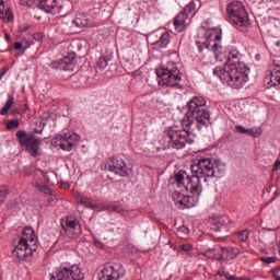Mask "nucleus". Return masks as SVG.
<instances>
[{
  "label": "nucleus",
  "instance_id": "nucleus-47",
  "mask_svg": "<svg viewBox=\"0 0 280 280\" xmlns=\"http://www.w3.org/2000/svg\"><path fill=\"white\" fill-rule=\"evenodd\" d=\"M94 244L96 248H104V244H102L100 241H95Z\"/></svg>",
  "mask_w": 280,
  "mask_h": 280
},
{
  "label": "nucleus",
  "instance_id": "nucleus-18",
  "mask_svg": "<svg viewBox=\"0 0 280 280\" xmlns=\"http://www.w3.org/2000/svg\"><path fill=\"white\" fill-rule=\"evenodd\" d=\"M269 85L279 86L280 89V59L279 58L273 59V68L271 69Z\"/></svg>",
  "mask_w": 280,
  "mask_h": 280
},
{
  "label": "nucleus",
  "instance_id": "nucleus-11",
  "mask_svg": "<svg viewBox=\"0 0 280 280\" xmlns=\"http://www.w3.org/2000/svg\"><path fill=\"white\" fill-rule=\"evenodd\" d=\"M38 245H32L19 241L18 245L12 252L13 257H16L19 261H27L32 259V255L36 253Z\"/></svg>",
  "mask_w": 280,
  "mask_h": 280
},
{
  "label": "nucleus",
  "instance_id": "nucleus-9",
  "mask_svg": "<svg viewBox=\"0 0 280 280\" xmlns=\"http://www.w3.org/2000/svg\"><path fill=\"white\" fill-rule=\"evenodd\" d=\"M51 280H84V273L78 265L60 267L51 275Z\"/></svg>",
  "mask_w": 280,
  "mask_h": 280
},
{
  "label": "nucleus",
  "instance_id": "nucleus-55",
  "mask_svg": "<svg viewBox=\"0 0 280 280\" xmlns=\"http://www.w3.org/2000/svg\"><path fill=\"white\" fill-rule=\"evenodd\" d=\"M280 45V42H277V46H279Z\"/></svg>",
  "mask_w": 280,
  "mask_h": 280
},
{
  "label": "nucleus",
  "instance_id": "nucleus-29",
  "mask_svg": "<svg viewBox=\"0 0 280 280\" xmlns=\"http://www.w3.org/2000/svg\"><path fill=\"white\" fill-rule=\"evenodd\" d=\"M112 211H115V213H120L121 215H126L128 213V210L124 209V207L119 205H115L110 207Z\"/></svg>",
  "mask_w": 280,
  "mask_h": 280
},
{
  "label": "nucleus",
  "instance_id": "nucleus-3",
  "mask_svg": "<svg viewBox=\"0 0 280 280\" xmlns=\"http://www.w3.org/2000/svg\"><path fill=\"white\" fill-rule=\"evenodd\" d=\"M191 176H188L186 189H191L192 194H202V180L207 183V178H220L224 174L220 170V165L211 158L197 159L190 166Z\"/></svg>",
  "mask_w": 280,
  "mask_h": 280
},
{
  "label": "nucleus",
  "instance_id": "nucleus-35",
  "mask_svg": "<svg viewBox=\"0 0 280 280\" xmlns=\"http://www.w3.org/2000/svg\"><path fill=\"white\" fill-rule=\"evenodd\" d=\"M260 261H262L264 264H276L277 261V257L272 256V257H260Z\"/></svg>",
  "mask_w": 280,
  "mask_h": 280
},
{
  "label": "nucleus",
  "instance_id": "nucleus-8",
  "mask_svg": "<svg viewBox=\"0 0 280 280\" xmlns=\"http://www.w3.org/2000/svg\"><path fill=\"white\" fill-rule=\"evenodd\" d=\"M79 141L80 135L68 132L58 135L52 138L51 145H54L55 148H60L65 152H71V150H73V147L79 143Z\"/></svg>",
  "mask_w": 280,
  "mask_h": 280
},
{
  "label": "nucleus",
  "instance_id": "nucleus-30",
  "mask_svg": "<svg viewBox=\"0 0 280 280\" xmlns=\"http://www.w3.org/2000/svg\"><path fill=\"white\" fill-rule=\"evenodd\" d=\"M248 235H250L248 230H243L237 233V237L241 242H246L248 240Z\"/></svg>",
  "mask_w": 280,
  "mask_h": 280
},
{
  "label": "nucleus",
  "instance_id": "nucleus-15",
  "mask_svg": "<svg viewBox=\"0 0 280 280\" xmlns=\"http://www.w3.org/2000/svg\"><path fill=\"white\" fill-rule=\"evenodd\" d=\"M149 40L158 49H165L172 43V35L168 32L156 31L151 33Z\"/></svg>",
  "mask_w": 280,
  "mask_h": 280
},
{
  "label": "nucleus",
  "instance_id": "nucleus-7",
  "mask_svg": "<svg viewBox=\"0 0 280 280\" xmlns=\"http://www.w3.org/2000/svg\"><path fill=\"white\" fill-rule=\"evenodd\" d=\"M198 12V5L196 1H190L188 4L184 7V9L175 16L174 19V27L177 32H183L185 27H187L189 21V16H196Z\"/></svg>",
  "mask_w": 280,
  "mask_h": 280
},
{
  "label": "nucleus",
  "instance_id": "nucleus-21",
  "mask_svg": "<svg viewBox=\"0 0 280 280\" xmlns=\"http://www.w3.org/2000/svg\"><path fill=\"white\" fill-rule=\"evenodd\" d=\"M61 60V65L63 67V71H73L75 69V54L71 52L68 56L63 57Z\"/></svg>",
  "mask_w": 280,
  "mask_h": 280
},
{
  "label": "nucleus",
  "instance_id": "nucleus-41",
  "mask_svg": "<svg viewBox=\"0 0 280 280\" xmlns=\"http://www.w3.org/2000/svg\"><path fill=\"white\" fill-rule=\"evenodd\" d=\"M226 280H246V278H237L235 276H232L231 273L228 272V276H225Z\"/></svg>",
  "mask_w": 280,
  "mask_h": 280
},
{
  "label": "nucleus",
  "instance_id": "nucleus-40",
  "mask_svg": "<svg viewBox=\"0 0 280 280\" xmlns=\"http://www.w3.org/2000/svg\"><path fill=\"white\" fill-rule=\"evenodd\" d=\"M222 222H223L222 218L215 220V224H217L215 231H222Z\"/></svg>",
  "mask_w": 280,
  "mask_h": 280
},
{
  "label": "nucleus",
  "instance_id": "nucleus-48",
  "mask_svg": "<svg viewBox=\"0 0 280 280\" xmlns=\"http://www.w3.org/2000/svg\"><path fill=\"white\" fill-rule=\"evenodd\" d=\"M228 275H229V272H226V271H218L219 277H224L226 279Z\"/></svg>",
  "mask_w": 280,
  "mask_h": 280
},
{
  "label": "nucleus",
  "instance_id": "nucleus-49",
  "mask_svg": "<svg viewBox=\"0 0 280 280\" xmlns=\"http://www.w3.org/2000/svg\"><path fill=\"white\" fill-rule=\"evenodd\" d=\"M35 135H43V129H34Z\"/></svg>",
  "mask_w": 280,
  "mask_h": 280
},
{
  "label": "nucleus",
  "instance_id": "nucleus-43",
  "mask_svg": "<svg viewBox=\"0 0 280 280\" xmlns=\"http://www.w3.org/2000/svg\"><path fill=\"white\" fill-rule=\"evenodd\" d=\"M33 38H34L35 40L40 42V40H43V35H42L40 33H35V34L33 35Z\"/></svg>",
  "mask_w": 280,
  "mask_h": 280
},
{
  "label": "nucleus",
  "instance_id": "nucleus-38",
  "mask_svg": "<svg viewBox=\"0 0 280 280\" xmlns=\"http://www.w3.org/2000/svg\"><path fill=\"white\" fill-rule=\"evenodd\" d=\"M213 259H215L217 261H224V254L221 250V253H217L213 255Z\"/></svg>",
  "mask_w": 280,
  "mask_h": 280
},
{
  "label": "nucleus",
  "instance_id": "nucleus-52",
  "mask_svg": "<svg viewBox=\"0 0 280 280\" xmlns=\"http://www.w3.org/2000/svg\"><path fill=\"white\" fill-rule=\"evenodd\" d=\"M5 39L10 40V34L5 33Z\"/></svg>",
  "mask_w": 280,
  "mask_h": 280
},
{
  "label": "nucleus",
  "instance_id": "nucleus-2",
  "mask_svg": "<svg viewBox=\"0 0 280 280\" xmlns=\"http://www.w3.org/2000/svg\"><path fill=\"white\" fill-rule=\"evenodd\" d=\"M249 69L244 63H240V54L230 52L224 68L217 66L213 75L232 89H242L248 82Z\"/></svg>",
  "mask_w": 280,
  "mask_h": 280
},
{
  "label": "nucleus",
  "instance_id": "nucleus-12",
  "mask_svg": "<svg viewBox=\"0 0 280 280\" xmlns=\"http://www.w3.org/2000/svg\"><path fill=\"white\" fill-rule=\"evenodd\" d=\"M126 277V269L121 265H109L98 273L100 280H119Z\"/></svg>",
  "mask_w": 280,
  "mask_h": 280
},
{
  "label": "nucleus",
  "instance_id": "nucleus-45",
  "mask_svg": "<svg viewBox=\"0 0 280 280\" xmlns=\"http://www.w3.org/2000/svg\"><path fill=\"white\" fill-rule=\"evenodd\" d=\"M132 75H133V78H140V75H141V70H135L133 72H132Z\"/></svg>",
  "mask_w": 280,
  "mask_h": 280
},
{
  "label": "nucleus",
  "instance_id": "nucleus-34",
  "mask_svg": "<svg viewBox=\"0 0 280 280\" xmlns=\"http://www.w3.org/2000/svg\"><path fill=\"white\" fill-rule=\"evenodd\" d=\"M18 127H19V120L16 119H11L7 122L8 130H14Z\"/></svg>",
  "mask_w": 280,
  "mask_h": 280
},
{
  "label": "nucleus",
  "instance_id": "nucleus-25",
  "mask_svg": "<svg viewBox=\"0 0 280 280\" xmlns=\"http://www.w3.org/2000/svg\"><path fill=\"white\" fill-rule=\"evenodd\" d=\"M36 189H38V191H40V194H45V196H52V191L51 188H49L47 185H45L44 183H37L35 185Z\"/></svg>",
  "mask_w": 280,
  "mask_h": 280
},
{
  "label": "nucleus",
  "instance_id": "nucleus-53",
  "mask_svg": "<svg viewBox=\"0 0 280 280\" xmlns=\"http://www.w3.org/2000/svg\"><path fill=\"white\" fill-rule=\"evenodd\" d=\"M273 277H275V280H280L279 276H273Z\"/></svg>",
  "mask_w": 280,
  "mask_h": 280
},
{
  "label": "nucleus",
  "instance_id": "nucleus-33",
  "mask_svg": "<svg viewBox=\"0 0 280 280\" xmlns=\"http://www.w3.org/2000/svg\"><path fill=\"white\" fill-rule=\"evenodd\" d=\"M177 235L178 237H185V235H189V228L187 226H180L177 229Z\"/></svg>",
  "mask_w": 280,
  "mask_h": 280
},
{
  "label": "nucleus",
  "instance_id": "nucleus-4",
  "mask_svg": "<svg viewBox=\"0 0 280 280\" xmlns=\"http://www.w3.org/2000/svg\"><path fill=\"white\" fill-rule=\"evenodd\" d=\"M155 73L159 78L158 83L160 86H178L183 79L178 65L174 61H168L166 65L158 68Z\"/></svg>",
  "mask_w": 280,
  "mask_h": 280
},
{
  "label": "nucleus",
  "instance_id": "nucleus-24",
  "mask_svg": "<svg viewBox=\"0 0 280 280\" xmlns=\"http://www.w3.org/2000/svg\"><path fill=\"white\" fill-rule=\"evenodd\" d=\"M12 104H14V96L9 95L5 105L0 110V115H8V110L12 108Z\"/></svg>",
  "mask_w": 280,
  "mask_h": 280
},
{
  "label": "nucleus",
  "instance_id": "nucleus-17",
  "mask_svg": "<svg viewBox=\"0 0 280 280\" xmlns=\"http://www.w3.org/2000/svg\"><path fill=\"white\" fill-rule=\"evenodd\" d=\"M190 190L191 195L184 196L182 199L176 201L178 209H191L195 205H198L200 194Z\"/></svg>",
  "mask_w": 280,
  "mask_h": 280
},
{
  "label": "nucleus",
  "instance_id": "nucleus-42",
  "mask_svg": "<svg viewBox=\"0 0 280 280\" xmlns=\"http://www.w3.org/2000/svg\"><path fill=\"white\" fill-rule=\"evenodd\" d=\"M27 30H30V24H22L20 26V32L22 33L27 32Z\"/></svg>",
  "mask_w": 280,
  "mask_h": 280
},
{
  "label": "nucleus",
  "instance_id": "nucleus-54",
  "mask_svg": "<svg viewBox=\"0 0 280 280\" xmlns=\"http://www.w3.org/2000/svg\"><path fill=\"white\" fill-rule=\"evenodd\" d=\"M0 5H2V7L4 5V2H3V0H0Z\"/></svg>",
  "mask_w": 280,
  "mask_h": 280
},
{
  "label": "nucleus",
  "instance_id": "nucleus-6",
  "mask_svg": "<svg viewBox=\"0 0 280 280\" xmlns=\"http://www.w3.org/2000/svg\"><path fill=\"white\" fill-rule=\"evenodd\" d=\"M229 19L237 27H250V20L246 7L240 1H233L226 7Z\"/></svg>",
  "mask_w": 280,
  "mask_h": 280
},
{
  "label": "nucleus",
  "instance_id": "nucleus-19",
  "mask_svg": "<svg viewBox=\"0 0 280 280\" xmlns=\"http://www.w3.org/2000/svg\"><path fill=\"white\" fill-rule=\"evenodd\" d=\"M20 242L24 244H32V246H37L36 244V232H34V229L32 228H25L22 234V237H20Z\"/></svg>",
  "mask_w": 280,
  "mask_h": 280
},
{
  "label": "nucleus",
  "instance_id": "nucleus-1",
  "mask_svg": "<svg viewBox=\"0 0 280 280\" xmlns=\"http://www.w3.org/2000/svg\"><path fill=\"white\" fill-rule=\"evenodd\" d=\"M187 112L182 119L184 129L168 128L163 132L160 140L161 145L167 150H183L185 145H191V135L209 128L211 124V112L207 109V100L202 96H194L187 103Z\"/></svg>",
  "mask_w": 280,
  "mask_h": 280
},
{
  "label": "nucleus",
  "instance_id": "nucleus-16",
  "mask_svg": "<svg viewBox=\"0 0 280 280\" xmlns=\"http://www.w3.org/2000/svg\"><path fill=\"white\" fill-rule=\"evenodd\" d=\"M62 229L68 237H80L82 235V225L73 217L66 220V228L62 225Z\"/></svg>",
  "mask_w": 280,
  "mask_h": 280
},
{
  "label": "nucleus",
  "instance_id": "nucleus-56",
  "mask_svg": "<svg viewBox=\"0 0 280 280\" xmlns=\"http://www.w3.org/2000/svg\"><path fill=\"white\" fill-rule=\"evenodd\" d=\"M278 270H280V267H278Z\"/></svg>",
  "mask_w": 280,
  "mask_h": 280
},
{
  "label": "nucleus",
  "instance_id": "nucleus-39",
  "mask_svg": "<svg viewBox=\"0 0 280 280\" xmlns=\"http://www.w3.org/2000/svg\"><path fill=\"white\" fill-rule=\"evenodd\" d=\"M235 130H237L240 132V135H246V132H247V129L242 125H236Z\"/></svg>",
  "mask_w": 280,
  "mask_h": 280
},
{
  "label": "nucleus",
  "instance_id": "nucleus-36",
  "mask_svg": "<svg viewBox=\"0 0 280 280\" xmlns=\"http://www.w3.org/2000/svg\"><path fill=\"white\" fill-rule=\"evenodd\" d=\"M50 67L52 69H60V70L65 71V66H62V61L61 60H59V61H51Z\"/></svg>",
  "mask_w": 280,
  "mask_h": 280
},
{
  "label": "nucleus",
  "instance_id": "nucleus-27",
  "mask_svg": "<svg viewBox=\"0 0 280 280\" xmlns=\"http://www.w3.org/2000/svg\"><path fill=\"white\" fill-rule=\"evenodd\" d=\"M0 18L1 19H7V21H14V14H12V10L11 9H7L5 13L0 12Z\"/></svg>",
  "mask_w": 280,
  "mask_h": 280
},
{
  "label": "nucleus",
  "instance_id": "nucleus-31",
  "mask_svg": "<svg viewBox=\"0 0 280 280\" xmlns=\"http://www.w3.org/2000/svg\"><path fill=\"white\" fill-rule=\"evenodd\" d=\"M97 67L101 71H104V69H106V67H108V61L106 60V58H104V57L98 58Z\"/></svg>",
  "mask_w": 280,
  "mask_h": 280
},
{
  "label": "nucleus",
  "instance_id": "nucleus-44",
  "mask_svg": "<svg viewBox=\"0 0 280 280\" xmlns=\"http://www.w3.org/2000/svg\"><path fill=\"white\" fill-rule=\"evenodd\" d=\"M14 49L19 50V49H23V44L21 42H16L14 45H13Z\"/></svg>",
  "mask_w": 280,
  "mask_h": 280
},
{
  "label": "nucleus",
  "instance_id": "nucleus-50",
  "mask_svg": "<svg viewBox=\"0 0 280 280\" xmlns=\"http://www.w3.org/2000/svg\"><path fill=\"white\" fill-rule=\"evenodd\" d=\"M212 40H214V43H215V40H222V36L215 35V36H214V39L212 38Z\"/></svg>",
  "mask_w": 280,
  "mask_h": 280
},
{
  "label": "nucleus",
  "instance_id": "nucleus-51",
  "mask_svg": "<svg viewBox=\"0 0 280 280\" xmlns=\"http://www.w3.org/2000/svg\"><path fill=\"white\" fill-rule=\"evenodd\" d=\"M3 75H5V71L0 72V80L3 78Z\"/></svg>",
  "mask_w": 280,
  "mask_h": 280
},
{
  "label": "nucleus",
  "instance_id": "nucleus-20",
  "mask_svg": "<svg viewBox=\"0 0 280 280\" xmlns=\"http://www.w3.org/2000/svg\"><path fill=\"white\" fill-rule=\"evenodd\" d=\"M223 252V261H232V259H236L240 255V248L237 247H221Z\"/></svg>",
  "mask_w": 280,
  "mask_h": 280
},
{
  "label": "nucleus",
  "instance_id": "nucleus-37",
  "mask_svg": "<svg viewBox=\"0 0 280 280\" xmlns=\"http://www.w3.org/2000/svg\"><path fill=\"white\" fill-rule=\"evenodd\" d=\"M194 248V246H191V244H182L180 245V250H184L185 253H189V250H191Z\"/></svg>",
  "mask_w": 280,
  "mask_h": 280
},
{
  "label": "nucleus",
  "instance_id": "nucleus-23",
  "mask_svg": "<svg viewBox=\"0 0 280 280\" xmlns=\"http://www.w3.org/2000/svg\"><path fill=\"white\" fill-rule=\"evenodd\" d=\"M89 22H90L89 16L84 14L77 15L75 19L72 21L75 27H89Z\"/></svg>",
  "mask_w": 280,
  "mask_h": 280
},
{
  "label": "nucleus",
  "instance_id": "nucleus-32",
  "mask_svg": "<svg viewBox=\"0 0 280 280\" xmlns=\"http://www.w3.org/2000/svg\"><path fill=\"white\" fill-rule=\"evenodd\" d=\"M9 194L10 191L8 190V188L0 189V207L3 202H5V199L8 198Z\"/></svg>",
  "mask_w": 280,
  "mask_h": 280
},
{
  "label": "nucleus",
  "instance_id": "nucleus-13",
  "mask_svg": "<svg viewBox=\"0 0 280 280\" xmlns=\"http://www.w3.org/2000/svg\"><path fill=\"white\" fill-rule=\"evenodd\" d=\"M109 172L121 176V178H126L132 174V168L126 164V161L117 158L109 159V163L107 165Z\"/></svg>",
  "mask_w": 280,
  "mask_h": 280
},
{
  "label": "nucleus",
  "instance_id": "nucleus-10",
  "mask_svg": "<svg viewBox=\"0 0 280 280\" xmlns=\"http://www.w3.org/2000/svg\"><path fill=\"white\" fill-rule=\"evenodd\" d=\"M198 38L196 40L197 49L199 54H202V49H212L213 51H220L221 47L219 43L213 40V35L210 31H205L203 28L199 31Z\"/></svg>",
  "mask_w": 280,
  "mask_h": 280
},
{
  "label": "nucleus",
  "instance_id": "nucleus-26",
  "mask_svg": "<svg viewBox=\"0 0 280 280\" xmlns=\"http://www.w3.org/2000/svg\"><path fill=\"white\" fill-rule=\"evenodd\" d=\"M185 174H187V172H185L183 170L177 172V173H175L174 178H175V183L178 186L183 185V183L185 182Z\"/></svg>",
  "mask_w": 280,
  "mask_h": 280
},
{
  "label": "nucleus",
  "instance_id": "nucleus-5",
  "mask_svg": "<svg viewBox=\"0 0 280 280\" xmlns=\"http://www.w3.org/2000/svg\"><path fill=\"white\" fill-rule=\"evenodd\" d=\"M15 137L24 150L33 156V159H37V156H43V150L40 149V144L43 140L36 137L34 133H27L25 130H19L15 133Z\"/></svg>",
  "mask_w": 280,
  "mask_h": 280
},
{
  "label": "nucleus",
  "instance_id": "nucleus-14",
  "mask_svg": "<svg viewBox=\"0 0 280 280\" xmlns=\"http://www.w3.org/2000/svg\"><path fill=\"white\" fill-rule=\"evenodd\" d=\"M20 3L22 5H32V0H20ZM38 8L46 12V14H60L58 0H40Z\"/></svg>",
  "mask_w": 280,
  "mask_h": 280
},
{
  "label": "nucleus",
  "instance_id": "nucleus-22",
  "mask_svg": "<svg viewBox=\"0 0 280 280\" xmlns=\"http://www.w3.org/2000/svg\"><path fill=\"white\" fill-rule=\"evenodd\" d=\"M74 198L78 200V205H82L85 209H95V206L91 202V198L84 196V194L75 192Z\"/></svg>",
  "mask_w": 280,
  "mask_h": 280
},
{
  "label": "nucleus",
  "instance_id": "nucleus-28",
  "mask_svg": "<svg viewBox=\"0 0 280 280\" xmlns=\"http://www.w3.org/2000/svg\"><path fill=\"white\" fill-rule=\"evenodd\" d=\"M245 135H248V137L257 138V137H260L261 131L257 128H249L247 129Z\"/></svg>",
  "mask_w": 280,
  "mask_h": 280
},
{
  "label": "nucleus",
  "instance_id": "nucleus-46",
  "mask_svg": "<svg viewBox=\"0 0 280 280\" xmlns=\"http://www.w3.org/2000/svg\"><path fill=\"white\" fill-rule=\"evenodd\" d=\"M280 166V160H277L273 164V172H277V170H279Z\"/></svg>",
  "mask_w": 280,
  "mask_h": 280
}]
</instances>
